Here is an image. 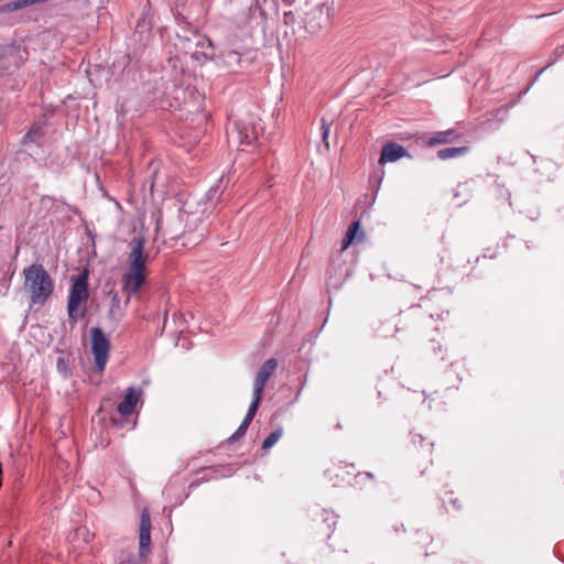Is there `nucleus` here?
I'll use <instances>...</instances> for the list:
<instances>
[{
	"instance_id": "9d476101",
	"label": "nucleus",
	"mask_w": 564,
	"mask_h": 564,
	"mask_svg": "<svg viewBox=\"0 0 564 564\" xmlns=\"http://www.w3.org/2000/svg\"><path fill=\"white\" fill-rule=\"evenodd\" d=\"M360 221L359 220H356V221H352L347 231H346V235L341 241V247H340V250L341 251H345L346 249H348L350 246L352 245H356V243H359V242H362L364 239H365V231L361 230L360 228Z\"/></svg>"
},
{
	"instance_id": "39448f33",
	"label": "nucleus",
	"mask_w": 564,
	"mask_h": 564,
	"mask_svg": "<svg viewBox=\"0 0 564 564\" xmlns=\"http://www.w3.org/2000/svg\"><path fill=\"white\" fill-rule=\"evenodd\" d=\"M87 279L86 271L78 274L74 279L69 290L67 313L68 318L73 324H76L77 321L85 315V308L79 311V306L85 304L89 297Z\"/></svg>"
},
{
	"instance_id": "f8f14e48",
	"label": "nucleus",
	"mask_w": 564,
	"mask_h": 564,
	"mask_svg": "<svg viewBox=\"0 0 564 564\" xmlns=\"http://www.w3.org/2000/svg\"><path fill=\"white\" fill-rule=\"evenodd\" d=\"M139 400V392L134 388H129L123 400L118 405V412L121 415L131 414Z\"/></svg>"
},
{
	"instance_id": "4be33fe9",
	"label": "nucleus",
	"mask_w": 564,
	"mask_h": 564,
	"mask_svg": "<svg viewBox=\"0 0 564 564\" xmlns=\"http://www.w3.org/2000/svg\"><path fill=\"white\" fill-rule=\"evenodd\" d=\"M329 130H330V123H328L325 118H322V126H321L322 139H323V142L326 148H328L327 139L329 135Z\"/></svg>"
},
{
	"instance_id": "f3484780",
	"label": "nucleus",
	"mask_w": 564,
	"mask_h": 564,
	"mask_svg": "<svg viewBox=\"0 0 564 564\" xmlns=\"http://www.w3.org/2000/svg\"><path fill=\"white\" fill-rule=\"evenodd\" d=\"M261 398H262V394H257L254 391H252V402H251V404L248 409V412L241 423H251V421L253 420L256 412L258 410L259 402H260Z\"/></svg>"
},
{
	"instance_id": "20e7f679",
	"label": "nucleus",
	"mask_w": 564,
	"mask_h": 564,
	"mask_svg": "<svg viewBox=\"0 0 564 564\" xmlns=\"http://www.w3.org/2000/svg\"><path fill=\"white\" fill-rule=\"evenodd\" d=\"M262 132L263 124L261 119L253 113H248L228 126L227 140L231 145H250L259 139Z\"/></svg>"
},
{
	"instance_id": "b1692460",
	"label": "nucleus",
	"mask_w": 564,
	"mask_h": 564,
	"mask_svg": "<svg viewBox=\"0 0 564 564\" xmlns=\"http://www.w3.org/2000/svg\"><path fill=\"white\" fill-rule=\"evenodd\" d=\"M248 426L249 425H239L238 430L230 437H228L227 442L231 444L239 437L243 436L247 432Z\"/></svg>"
},
{
	"instance_id": "412c9836",
	"label": "nucleus",
	"mask_w": 564,
	"mask_h": 564,
	"mask_svg": "<svg viewBox=\"0 0 564 564\" xmlns=\"http://www.w3.org/2000/svg\"><path fill=\"white\" fill-rule=\"evenodd\" d=\"M454 138V131H443L437 132L434 137L430 139V144H441L452 141Z\"/></svg>"
},
{
	"instance_id": "5701e85b",
	"label": "nucleus",
	"mask_w": 564,
	"mask_h": 564,
	"mask_svg": "<svg viewBox=\"0 0 564 564\" xmlns=\"http://www.w3.org/2000/svg\"><path fill=\"white\" fill-rule=\"evenodd\" d=\"M323 521L327 524V528H330L332 525H335L336 523V516L327 510L322 511Z\"/></svg>"
},
{
	"instance_id": "f257e3e1",
	"label": "nucleus",
	"mask_w": 564,
	"mask_h": 564,
	"mask_svg": "<svg viewBox=\"0 0 564 564\" xmlns=\"http://www.w3.org/2000/svg\"><path fill=\"white\" fill-rule=\"evenodd\" d=\"M217 192V187H212L207 192L206 199L203 204L204 207L202 209L196 208L194 210L189 202L184 204L180 217L182 221H185V231L183 234V238L186 239L184 242L185 246H196L206 237V229L200 228L199 226L212 213L214 208V197Z\"/></svg>"
},
{
	"instance_id": "ddd939ff",
	"label": "nucleus",
	"mask_w": 564,
	"mask_h": 564,
	"mask_svg": "<svg viewBox=\"0 0 564 564\" xmlns=\"http://www.w3.org/2000/svg\"><path fill=\"white\" fill-rule=\"evenodd\" d=\"M223 64L228 68H235L240 64L241 55L235 50L223 51L220 54Z\"/></svg>"
},
{
	"instance_id": "6ab92c4d",
	"label": "nucleus",
	"mask_w": 564,
	"mask_h": 564,
	"mask_svg": "<svg viewBox=\"0 0 564 564\" xmlns=\"http://www.w3.org/2000/svg\"><path fill=\"white\" fill-rule=\"evenodd\" d=\"M283 430L281 427H278L274 430L268 437H265L262 442V449L268 451L271 447H273L278 441L282 437Z\"/></svg>"
},
{
	"instance_id": "1a4fd4ad",
	"label": "nucleus",
	"mask_w": 564,
	"mask_h": 564,
	"mask_svg": "<svg viewBox=\"0 0 564 564\" xmlns=\"http://www.w3.org/2000/svg\"><path fill=\"white\" fill-rule=\"evenodd\" d=\"M151 518L148 510H143L140 518V553L141 555L144 552L149 551L150 542H151Z\"/></svg>"
},
{
	"instance_id": "9b49d317",
	"label": "nucleus",
	"mask_w": 564,
	"mask_h": 564,
	"mask_svg": "<svg viewBox=\"0 0 564 564\" xmlns=\"http://www.w3.org/2000/svg\"><path fill=\"white\" fill-rule=\"evenodd\" d=\"M328 14L324 12L323 6H316L306 15V24L312 32H315L327 24Z\"/></svg>"
},
{
	"instance_id": "c85d7f7f",
	"label": "nucleus",
	"mask_w": 564,
	"mask_h": 564,
	"mask_svg": "<svg viewBox=\"0 0 564 564\" xmlns=\"http://www.w3.org/2000/svg\"><path fill=\"white\" fill-rule=\"evenodd\" d=\"M554 53L556 54L557 57L563 55L564 54V45L557 47Z\"/></svg>"
},
{
	"instance_id": "cd10ccee",
	"label": "nucleus",
	"mask_w": 564,
	"mask_h": 564,
	"mask_svg": "<svg viewBox=\"0 0 564 564\" xmlns=\"http://www.w3.org/2000/svg\"><path fill=\"white\" fill-rule=\"evenodd\" d=\"M293 20H294V15H293L292 11H289V12L284 13V22H285V24L292 22Z\"/></svg>"
},
{
	"instance_id": "aec40b11",
	"label": "nucleus",
	"mask_w": 564,
	"mask_h": 564,
	"mask_svg": "<svg viewBox=\"0 0 564 564\" xmlns=\"http://www.w3.org/2000/svg\"><path fill=\"white\" fill-rule=\"evenodd\" d=\"M406 155L408 152L402 145L394 142H390V162H395L399 159Z\"/></svg>"
},
{
	"instance_id": "0eeeda50",
	"label": "nucleus",
	"mask_w": 564,
	"mask_h": 564,
	"mask_svg": "<svg viewBox=\"0 0 564 564\" xmlns=\"http://www.w3.org/2000/svg\"><path fill=\"white\" fill-rule=\"evenodd\" d=\"M90 339L95 367L98 372H102L109 359L110 340L106 337L102 329L99 327L91 328Z\"/></svg>"
},
{
	"instance_id": "dca6fc26",
	"label": "nucleus",
	"mask_w": 564,
	"mask_h": 564,
	"mask_svg": "<svg viewBox=\"0 0 564 564\" xmlns=\"http://www.w3.org/2000/svg\"><path fill=\"white\" fill-rule=\"evenodd\" d=\"M467 150L468 149L466 147L445 148V149H441L437 152V156L441 160H448V159H453V158H456V156L465 154L467 152Z\"/></svg>"
},
{
	"instance_id": "2eb2a0df",
	"label": "nucleus",
	"mask_w": 564,
	"mask_h": 564,
	"mask_svg": "<svg viewBox=\"0 0 564 564\" xmlns=\"http://www.w3.org/2000/svg\"><path fill=\"white\" fill-rule=\"evenodd\" d=\"M195 45H196V47H199L202 50V54L205 57H208V58L214 57V55H215L214 46H213V42L210 41V39H208L206 36L197 35Z\"/></svg>"
},
{
	"instance_id": "f03ea898",
	"label": "nucleus",
	"mask_w": 564,
	"mask_h": 564,
	"mask_svg": "<svg viewBox=\"0 0 564 564\" xmlns=\"http://www.w3.org/2000/svg\"><path fill=\"white\" fill-rule=\"evenodd\" d=\"M144 238L134 237L130 242V252L128 256V270L123 274V290L131 296L137 294L145 281V270L148 253L144 252Z\"/></svg>"
},
{
	"instance_id": "c756f323",
	"label": "nucleus",
	"mask_w": 564,
	"mask_h": 564,
	"mask_svg": "<svg viewBox=\"0 0 564 564\" xmlns=\"http://www.w3.org/2000/svg\"><path fill=\"white\" fill-rule=\"evenodd\" d=\"M416 437H417V438H420V441H422V440H423V438H422V435H419V434H417V435H414V437H413V442H414V443L416 442Z\"/></svg>"
},
{
	"instance_id": "393cba45",
	"label": "nucleus",
	"mask_w": 564,
	"mask_h": 564,
	"mask_svg": "<svg viewBox=\"0 0 564 564\" xmlns=\"http://www.w3.org/2000/svg\"><path fill=\"white\" fill-rule=\"evenodd\" d=\"M382 327H383V322L379 321V319H372L369 324V328H370L371 335L373 337L378 336V332H379V329H382Z\"/></svg>"
},
{
	"instance_id": "bb28decb",
	"label": "nucleus",
	"mask_w": 564,
	"mask_h": 564,
	"mask_svg": "<svg viewBox=\"0 0 564 564\" xmlns=\"http://www.w3.org/2000/svg\"><path fill=\"white\" fill-rule=\"evenodd\" d=\"M56 366H57L58 371H61L63 373L67 372V364L63 358H58Z\"/></svg>"
},
{
	"instance_id": "a211bd4d",
	"label": "nucleus",
	"mask_w": 564,
	"mask_h": 564,
	"mask_svg": "<svg viewBox=\"0 0 564 564\" xmlns=\"http://www.w3.org/2000/svg\"><path fill=\"white\" fill-rule=\"evenodd\" d=\"M261 398H262V394H257L254 391H252V402H251V404L248 409V412L241 423H251V421L253 420L256 412L258 410L259 402H260Z\"/></svg>"
},
{
	"instance_id": "6e6552de",
	"label": "nucleus",
	"mask_w": 564,
	"mask_h": 564,
	"mask_svg": "<svg viewBox=\"0 0 564 564\" xmlns=\"http://www.w3.org/2000/svg\"><path fill=\"white\" fill-rule=\"evenodd\" d=\"M278 368V360L275 358L268 359L259 369L254 383H253V391L257 394H262L263 389L268 382V380L271 378L273 372Z\"/></svg>"
},
{
	"instance_id": "a878e982",
	"label": "nucleus",
	"mask_w": 564,
	"mask_h": 564,
	"mask_svg": "<svg viewBox=\"0 0 564 564\" xmlns=\"http://www.w3.org/2000/svg\"><path fill=\"white\" fill-rule=\"evenodd\" d=\"M373 478V475L371 473H359L356 475L355 478V485H360L364 480H371Z\"/></svg>"
},
{
	"instance_id": "7ed1b4c3",
	"label": "nucleus",
	"mask_w": 564,
	"mask_h": 564,
	"mask_svg": "<svg viewBox=\"0 0 564 564\" xmlns=\"http://www.w3.org/2000/svg\"><path fill=\"white\" fill-rule=\"evenodd\" d=\"M24 290L32 305H44L54 291V281L42 264L33 263L23 270Z\"/></svg>"
},
{
	"instance_id": "423d86ee",
	"label": "nucleus",
	"mask_w": 564,
	"mask_h": 564,
	"mask_svg": "<svg viewBox=\"0 0 564 564\" xmlns=\"http://www.w3.org/2000/svg\"><path fill=\"white\" fill-rule=\"evenodd\" d=\"M388 162V142L383 143L380 151V158L371 169V172L369 174L368 178V188L367 193L365 194V198L367 203H372L378 194V191L380 188V185L382 181L384 180L386 172H384V165Z\"/></svg>"
},
{
	"instance_id": "4468645a",
	"label": "nucleus",
	"mask_w": 564,
	"mask_h": 564,
	"mask_svg": "<svg viewBox=\"0 0 564 564\" xmlns=\"http://www.w3.org/2000/svg\"><path fill=\"white\" fill-rule=\"evenodd\" d=\"M44 135V127L41 123H35L31 127L29 132L23 137V143H37Z\"/></svg>"
}]
</instances>
